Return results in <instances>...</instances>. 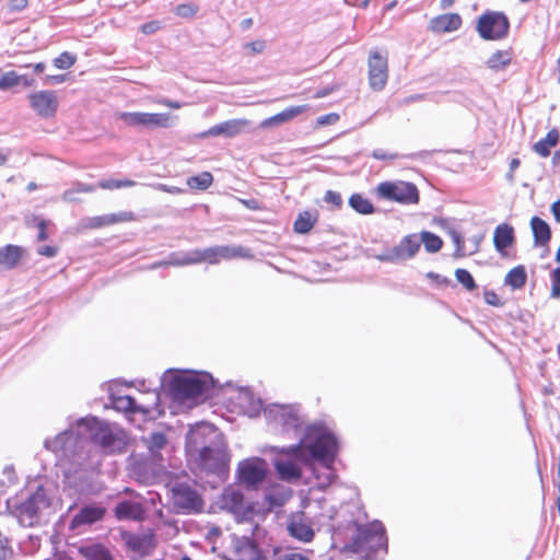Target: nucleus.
I'll use <instances>...</instances> for the list:
<instances>
[{
  "instance_id": "obj_35",
  "label": "nucleus",
  "mask_w": 560,
  "mask_h": 560,
  "mask_svg": "<svg viewBox=\"0 0 560 560\" xmlns=\"http://www.w3.org/2000/svg\"><path fill=\"white\" fill-rule=\"evenodd\" d=\"M73 440V432L71 430H65L57 434L52 440L46 439L44 446L48 451L66 452L70 446V442Z\"/></svg>"
},
{
  "instance_id": "obj_21",
  "label": "nucleus",
  "mask_w": 560,
  "mask_h": 560,
  "mask_svg": "<svg viewBox=\"0 0 560 560\" xmlns=\"http://www.w3.org/2000/svg\"><path fill=\"white\" fill-rule=\"evenodd\" d=\"M287 530L291 537L303 542H310L315 536L312 523L304 513L292 515L287 524Z\"/></svg>"
},
{
  "instance_id": "obj_20",
  "label": "nucleus",
  "mask_w": 560,
  "mask_h": 560,
  "mask_svg": "<svg viewBox=\"0 0 560 560\" xmlns=\"http://www.w3.org/2000/svg\"><path fill=\"white\" fill-rule=\"evenodd\" d=\"M249 124V120L241 118L225 120L200 132L198 137L201 139L209 137L234 138L244 132Z\"/></svg>"
},
{
  "instance_id": "obj_16",
  "label": "nucleus",
  "mask_w": 560,
  "mask_h": 560,
  "mask_svg": "<svg viewBox=\"0 0 560 560\" xmlns=\"http://www.w3.org/2000/svg\"><path fill=\"white\" fill-rule=\"evenodd\" d=\"M198 463V466L212 474L223 472L230 460L226 450L222 446L221 441L217 444L209 446L205 452H200L194 456Z\"/></svg>"
},
{
  "instance_id": "obj_9",
  "label": "nucleus",
  "mask_w": 560,
  "mask_h": 560,
  "mask_svg": "<svg viewBox=\"0 0 560 560\" xmlns=\"http://www.w3.org/2000/svg\"><path fill=\"white\" fill-rule=\"evenodd\" d=\"M476 31L485 40H500L510 32V20L502 11H485L477 21Z\"/></svg>"
},
{
  "instance_id": "obj_22",
  "label": "nucleus",
  "mask_w": 560,
  "mask_h": 560,
  "mask_svg": "<svg viewBox=\"0 0 560 560\" xmlns=\"http://www.w3.org/2000/svg\"><path fill=\"white\" fill-rule=\"evenodd\" d=\"M105 509L96 504H86L71 518L69 528L75 530L85 525H92L101 521L105 515Z\"/></svg>"
},
{
  "instance_id": "obj_39",
  "label": "nucleus",
  "mask_w": 560,
  "mask_h": 560,
  "mask_svg": "<svg viewBox=\"0 0 560 560\" xmlns=\"http://www.w3.org/2000/svg\"><path fill=\"white\" fill-rule=\"evenodd\" d=\"M349 206L359 214H372L375 212L373 203L362 194H352L349 198Z\"/></svg>"
},
{
  "instance_id": "obj_46",
  "label": "nucleus",
  "mask_w": 560,
  "mask_h": 560,
  "mask_svg": "<svg viewBox=\"0 0 560 560\" xmlns=\"http://www.w3.org/2000/svg\"><path fill=\"white\" fill-rule=\"evenodd\" d=\"M75 61L77 56L74 54L63 51L52 60V63L57 69L67 70L71 68L75 63Z\"/></svg>"
},
{
  "instance_id": "obj_55",
  "label": "nucleus",
  "mask_w": 560,
  "mask_h": 560,
  "mask_svg": "<svg viewBox=\"0 0 560 560\" xmlns=\"http://www.w3.org/2000/svg\"><path fill=\"white\" fill-rule=\"evenodd\" d=\"M339 120V115L336 113H329L317 118L318 126L334 125Z\"/></svg>"
},
{
  "instance_id": "obj_64",
  "label": "nucleus",
  "mask_w": 560,
  "mask_h": 560,
  "mask_svg": "<svg viewBox=\"0 0 560 560\" xmlns=\"http://www.w3.org/2000/svg\"><path fill=\"white\" fill-rule=\"evenodd\" d=\"M12 549L0 539V560H10L12 558Z\"/></svg>"
},
{
  "instance_id": "obj_47",
  "label": "nucleus",
  "mask_w": 560,
  "mask_h": 560,
  "mask_svg": "<svg viewBox=\"0 0 560 560\" xmlns=\"http://www.w3.org/2000/svg\"><path fill=\"white\" fill-rule=\"evenodd\" d=\"M136 185V182L131 179H103L98 183V186L103 189H119V188H126V187H132Z\"/></svg>"
},
{
  "instance_id": "obj_18",
  "label": "nucleus",
  "mask_w": 560,
  "mask_h": 560,
  "mask_svg": "<svg viewBox=\"0 0 560 560\" xmlns=\"http://www.w3.org/2000/svg\"><path fill=\"white\" fill-rule=\"evenodd\" d=\"M30 106L40 118H51L58 109V98L55 91L44 90L28 95Z\"/></svg>"
},
{
  "instance_id": "obj_8",
  "label": "nucleus",
  "mask_w": 560,
  "mask_h": 560,
  "mask_svg": "<svg viewBox=\"0 0 560 560\" xmlns=\"http://www.w3.org/2000/svg\"><path fill=\"white\" fill-rule=\"evenodd\" d=\"M51 501L43 486L27 497L26 500L15 505V512L23 526L33 527L38 523L43 510L50 508Z\"/></svg>"
},
{
  "instance_id": "obj_53",
  "label": "nucleus",
  "mask_w": 560,
  "mask_h": 560,
  "mask_svg": "<svg viewBox=\"0 0 560 560\" xmlns=\"http://www.w3.org/2000/svg\"><path fill=\"white\" fill-rule=\"evenodd\" d=\"M324 201L327 203H331L337 208L342 206L341 195L334 190H327L324 196Z\"/></svg>"
},
{
  "instance_id": "obj_12",
  "label": "nucleus",
  "mask_w": 560,
  "mask_h": 560,
  "mask_svg": "<svg viewBox=\"0 0 560 560\" xmlns=\"http://www.w3.org/2000/svg\"><path fill=\"white\" fill-rule=\"evenodd\" d=\"M269 472L267 462L261 457H250L238 463L236 479L247 490H257Z\"/></svg>"
},
{
  "instance_id": "obj_14",
  "label": "nucleus",
  "mask_w": 560,
  "mask_h": 560,
  "mask_svg": "<svg viewBox=\"0 0 560 560\" xmlns=\"http://www.w3.org/2000/svg\"><path fill=\"white\" fill-rule=\"evenodd\" d=\"M117 118L128 127L154 129L171 126L168 113L120 112Z\"/></svg>"
},
{
  "instance_id": "obj_31",
  "label": "nucleus",
  "mask_w": 560,
  "mask_h": 560,
  "mask_svg": "<svg viewBox=\"0 0 560 560\" xmlns=\"http://www.w3.org/2000/svg\"><path fill=\"white\" fill-rule=\"evenodd\" d=\"M143 442L150 453L154 463L162 462L163 457L161 451L167 444V438L163 432H152L149 436L143 438Z\"/></svg>"
},
{
  "instance_id": "obj_29",
  "label": "nucleus",
  "mask_w": 560,
  "mask_h": 560,
  "mask_svg": "<svg viewBox=\"0 0 560 560\" xmlns=\"http://www.w3.org/2000/svg\"><path fill=\"white\" fill-rule=\"evenodd\" d=\"M24 254V248L19 245L8 244L0 247V267L11 270L18 266Z\"/></svg>"
},
{
  "instance_id": "obj_52",
  "label": "nucleus",
  "mask_w": 560,
  "mask_h": 560,
  "mask_svg": "<svg viewBox=\"0 0 560 560\" xmlns=\"http://www.w3.org/2000/svg\"><path fill=\"white\" fill-rule=\"evenodd\" d=\"M162 28V22L153 20L141 25L140 30L145 35H152Z\"/></svg>"
},
{
  "instance_id": "obj_27",
  "label": "nucleus",
  "mask_w": 560,
  "mask_h": 560,
  "mask_svg": "<svg viewBox=\"0 0 560 560\" xmlns=\"http://www.w3.org/2000/svg\"><path fill=\"white\" fill-rule=\"evenodd\" d=\"M276 459L273 462L275 469L281 480L292 481L302 477V468L295 460L296 458Z\"/></svg>"
},
{
  "instance_id": "obj_37",
  "label": "nucleus",
  "mask_w": 560,
  "mask_h": 560,
  "mask_svg": "<svg viewBox=\"0 0 560 560\" xmlns=\"http://www.w3.org/2000/svg\"><path fill=\"white\" fill-rule=\"evenodd\" d=\"M318 212L303 211L299 213L296 220L293 223L294 232L298 234H307L317 222Z\"/></svg>"
},
{
  "instance_id": "obj_58",
  "label": "nucleus",
  "mask_w": 560,
  "mask_h": 560,
  "mask_svg": "<svg viewBox=\"0 0 560 560\" xmlns=\"http://www.w3.org/2000/svg\"><path fill=\"white\" fill-rule=\"evenodd\" d=\"M112 218H114L113 224L118 222H128L135 219V214L131 211H121L118 213H110Z\"/></svg>"
},
{
  "instance_id": "obj_19",
  "label": "nucleus",
  "mask_w": 560,
  "mask_h": 560,
  "mask_svg": "<svg viewBox=\"0 0 560 560\" xmlns=\"http://www.w3.org/2000/svg\"><path fill=\"white\" fill-rule=\"evenodd\" d=\"M369 83L372 90L382 91L388 79L387 58L374 50L369 56Z\"/></svg>"
},
{
  "instance_id": "obj_38",
  "label": "nucleus",
  "mask_w": 560,
  "mask_h": 560,
  "mask_svg": "<svg viewBox=\"0 0 560 560\" xmlns=\"http://www.w3.org/2000/svg\"><path fill=\"white\" fill-rule=\"evenodd\" d=\"M417 235L419 247L421 246V244H423L424 249L428 253H438L443 247V240L439 235L430 231H421Z\"/></svg>"
},
{
  "instance_id": "obj_23",
  "label": "nucleus",
  "mask_w": 560,
  "mask_h": 560,
  "mask_svg": "<svg viewBox=\"0 0 560 560\" xmlns=\"http://www.w3.org/2000/svg\"><path fill=\"white\" fill-rule=\"evenodd\" d=\"M115 517L118 521H142L145 511L141 503L133 500H122L114 508Z\"/></svg>"
},
{
  "instance_id": "obj_25",
  "label": "nucleus",
  "mask_w": 560,
  "mask_h": 560,
  "mask_svg": "<svg viewBox=\"0 0 560 560\" xmlns=\"http://www.w3.org/2000/svg\"><path fill=\"white\" fill-rule=\"evenodd\" d=\"M515 243L514 228L508 223L499 224L493 233V245L495 250L503 257L506 249Z\"/></svg>"
},
{
  "instance_id": "obj_59",
  "label": "nucleus",
  "mask_w": 560,
  "mask_h": 560,
  "mask_svg": "<svg viewBox=\"0 0 560 560\" xmlns=\"http://www.w3.org/2000/svg\"><path fill=\"white\" fill-rule=\"evenodd\" d=\"M28 4L27 0H10L8 8L11 12H22Z\"/></svg>"
},
{
  "instance_id": "obj_7",
  "label": "nucleus",
  "mask_w": 560,
  "mask_h": 560,
  "mask_svg": "<svg viewBox=\"0 0 560 560\" xmlns=\"http://www.w3.org/2000/svg\"><path fill=\"white\" fill-rule=\"evenodd\" d=\"M220 508L235 517L237 523L253 522L258 514V503L246 501L244 493L234 486H228L220 495Z\"/></svg>"
},
{
  "instance_id": "obj_17",
  "label": "nucleus",
  "mask_w": 560,
  "mask_h": 560,
  "mask_svg": "<svg viewBox=\"0 0 560 560\" xmlns=\"http://www.w3.org/2000/svg\"><path fill=\"white\" fill-rule=\"evenodd\" d=\"M172 497L174 505L186 513H198L202 510L201 495L186 482L175 485L172 489Z\"/></svg>"
},
{
  "instance_id": "obj_45",
  "label": "nucleus",
  "mask_w": 560,
  "mask_h": 560,
  "mask_svg": "<svg viewBox=\"0 0 560 560\" xmlns=\"http://www.w3.org/2000/svg\"><path fill=\"white\" fill-rule=\"evenodd\" d=\"M0 91H9L20 84L19 73L16 71H7L0 73Z\"/></svg>"
},
{
  "instance_id": "obj_44",
  "label": "nucleus",
  "mask_w": 560,
  "mask_h": 560,
  "mask_svg": "<svg viewBox=\"0 0 560 560\" xmlns=\"http://www.w3.org/2000/svg\"><path fill=\"white\" fill-rule=\"evenodd\" d=\"M456 280L467 290L474 291L478 288L472 275L464 268H457L455 270Z\"/></svg>"
},
{
  "instance_id": "obj_54",
  "label": "nucleus",
  "mask_w": 560,
  "mask_h": 560,
  "mask_svg": "<svg viewBox=\"0 0 560 560\" xmlns=\"http://www.w3.org/2000/svg\"><path fill=\"white\" fill-rule=\"evenodd\" d=\"M485 302L491 306L501 307L503 302L499 299L498 294L492 290H485L483 292Z\"/></svg>"
},
{
  "instance_id": "obj_63",
  "label": "nucleus",
  "mask_w": 560,
  "mask_h": 560,
  "mask_svg": "<svg viewBox=\"0 0 560 560\" xmlns=\"http://www.w3.org/2000/svg\"><path fill=\"white\" fill-rule=\"evenodd\" d=\"M265 47H266V43L264 40H255V42L247 43L245 45V48L250 49V51L253 54L262 52Z\"/></svg>"
},
{
  "instance_id": "obj_43",
  "label": "nucleus",
  "mask_w": 560,
  "mask_h": 560,
  "mask_svg": "<svg viewBox=\"0 0 560 560\" xmlns=\"http://www.w3.org/2000/svg\"><path fill=\"white\" fill-rule=\"evenodd\" d=\"M213 183V176L210 172H202L198 175L190 176L187 179V185L191 189L206 190Z\"/></svg>"
},
{
  "instance_id": "obj_1",
  "label": "nucleus",
  "mask_w": 560,
  "mask_h": 560,
  "mask_svg": "<svg viewBox=\"0 0 560 560\" xmlns=\"http://www.w3.org/2000/svg\"><path fill=\"white\" fill-rule=\"evenodd\" d=\"M339 451L338 438L324 423L308 424L299 442L279 450V453L294 456L302 464L318 463L328 470L323 485H331L337 475L332 469Z\"/></svg>"
},
{
  "instance_id": "obj_49",
  "label": "nucleus",
  "mask_w": 560,
  "mask_h": 560,
  "mask_svg": "<svg viewBox=\"0 0 560 560\" xmlns=\"http://www.w3.org/2000/svg\"><path fill=\"white\" fill-rule=\"evenodd\" d=\"M551 298L559 299L560 298V266L555 268L551 273Z\"/></svg>"
},
{
  "instance_id": "obj_40",
  "label": "nucleus",
  "mask_w": 560,
  "mask_h": 560,
  "mask_svg": "<svg viewBox=\"0 0 560 560\" xmlns=\"http://www.w3.org/2000/svg\"><path fill=\"white\" fill-rule=\"evenodd\" d=\"M67 486L75 490L80 494H89L92 492V485L85 472L75 474L67 477Z\"/></svg>"
},
{
  "instance_id": "obj_28",
  "label": "nucleus",
  "mask_w": 560,
  "mask_h": 560,
  "mask_svg": "<svg viewBox=\"0 0 560 560\" xmlns=\"http://www.w3.org/2000/svg\"><path fill=\"white\" fill-rule=\"evenodd\" d=\"M530 229L535 247H548L551 240L550 225L540 217L534 215L530 220Z\"/></svg>"
},
{
  "instance_id": "obj_62",
  "label": "nucleus",
  "mask_w": 560,
  "mask_h": 560,
  "mask_svg": "<svg viewBox=\"0 0 560 560\" xmlns=\"http://www.w3.org/2000/svg\"><path fill=\"white\" fill-rule=\"evenodd\" d=\"M47 225H48V222L44 219H40L37 223V228H38V235H37V240L39 242H44L48 238V233H47Z\"/></svg>"
},
{
  "instance_id": "obj_2",
  "label": "nucleus",
  "mask_w": 560,
  "mask_h": 560,
  "mask_svg": "<svg viewBox=\"0 0 560 560\" xmlns=\"http://www.w3.org/2000/svg\"><path fill=\"white\" fill-rule=\"evenodd\" d=\"M161 385L173 401H203L211 396L217 381L208 372L167 370L161 378Z\"/></svg>"
},
{
  "instance_id": "obj_5",
  "label": "nucleus",
  "mask_w": 560,
  "mask_h": 560,
  "mask_svg": "<svg viewBox=\"0 0 560 560\" xmlns=\"http://www.w3.org/2000/svg\"><path fill=\"white\" fill-rule=\"evenodd\" d=\"M244 250L241 246H214L205 249H196L189 253L173 254L167 261L155 262L151 268H158L161 266H186L191 264H198L201 261H209L210 264L218 262V258H235L241 257Z\"/></svg>"
},
{
  "instance_id": "obj_57",
  "label": "nucleus",
  "mask_w": 560,
  "mask_h": 560,
  "mask_svg": "<svg viewBox=\"0 0 560 560\" xmlns=\"http://www.w3.org/2000/svg\"><path fill=\"white\" fill-rule=\"evenodd\" d=\"M427 278L435 281L441 287H447L452 283V280L450 278L441 276L440 273H436L434 271H429L427 273Z\"/></svg>"
},
{
  "instance_id": "obj_33",
  "label": "nucleus",
  "mask_w": 560,
  "mask_h": 560,
  "mask_svg": "<svg viewBox=\"0 0 560 560\" xmlns=\"http://www.w3.org/2000/svg\"><path fill=\"white\" fill-rule=\"evenodd\" d=\"M112 406L117 411L136 413H149V409L138 405L137 400L131 396H112Z\"/></svg>"
},
{
  "instance_id": "obj_56",
  "label": "nucleus",
  "mask_w": 560,
  "mask_h": 560,
  "mask_svg": "<svg viewBox=\"0 0 560 560\" xmlns=\"http://www.w3.org/2000/svg\"><path fill=\"white\" fill-rule=\"evenodd\" d=\"M68 78V74H55V75H45L43 78L44 85H56L63 83Z\"/></svg>"
},
{
  "instance_id": "obj_6",
  "label": "nucleus",
  "mask_w": 560,
  "mask_h": 560,
  "mask_svg": "<svg viewBox=\"0 0 560 560\" xmlns=\"http://www.w3.org/2000/svg\"><path fill=\"white\" fill-rule=\"evenodd\" d=\"M78 425L86 430L90 439L100 445L104 453L116 454L125 451L126 442L114 433L106 422L101 421L98 418H81L78 421Z\"/></svg>"
},
{
  "instance_id": "obj_51",
  "label": "nucleus",
  "mask_w": 560,
  "mask_h": 560,
  "mask_svg": "<svg viewBox=\"0 0 560 560\" xmlns=\"http://www.w3.org/2000/svg\"><path fill=\"white\" fill-rule=\"evenodd\" d=\"M371 156L375 160L380 161H387V160H396L399 158H404L402 155H399L398 153H387L382 149H375L372 151Z\"/></svg>"
},
{
  "instance_id": "obj_13",
  "label": "nucleus",
  "mask_w": 560,
  "mask_h": 560,
  "mask_svg": "<svg viewBox=\"0 0 560 560\" xmlns=\"http://www.w3.org/2000/svg\"><path fill=\"white\" fill-rule=\"evenodd\" d=\"M418 252V235L409 234L404 236L397 245L385 248L375 258L381 262L398 265L412 259Z\"/></svg>"
},
{
  "instance_id": "obj_32",
  "label": "nucleus",
  "mask_w": 560,
  "mask_h": 560,
  "mask_svg": "<svg viewBox=\"0 0 560 560\" xmlns=\"http://www.w3.org/2000/svg\"><path fill=\"white\" fill-rule=\"evenodd\" d=\"M85 560H115L109 549L101 542H93L79 548Z\"/></svg>"
},
{
  "instance_id": "obj_10",
  "label": "nucleus",
  "mask_w": 560,
  "mask_h": 560,
  "mask_svg": "<svg viewBox=\"0 0 560 560\" xmlns=\"http://www.w3.org/2000/svg\"><path fill=\"white\" fill-rule=\"evenodd\" d=\"M220 441V434L213 424L199 422L189 428L185 439V450L187 455L194 457Z\"/></svg>"
},
{
  "instance_id": "obj_34",
  "label": "nucleus",
  "mask_w": 560,
  "mask_h": 560,
  "mask_svg": "<svg viewBox=\"0 0 560 560\" xmlns=\"http://www.w3.org/2000/svg\"><path fill=\"white\" fill-rule=\"evenodd\" d=\"M559 139V131L557 129H551L545 138L534 144L533 150L540 156L547 158L550 155L551 149L558 144Z\"/></svg>"
},
{
  "instance_id": "obj_41",
  "label": "nucleus",
  "mask_w": 560,
  "mask_h": 560,
  "mask_svg": "<svg viewBox=\"0 0 560 560\" xmlns=\"http://www.w3.org/2000/svg\"><path fill=\"white\" fill-rule=\"evenodd\" d=\"M441 226L443 229L447 230V233L451 236V238L455 245V252L453 254V257L454 258L465 257L466 252H465V241H464L463 235L454 228H451L448 222L444 219L441 220Z\"/></svg>"
},
{
  "instance_id": "obj_50",
  "label": "nucleus",
  "mask_w": 560,
  "mask_h": 560,
  "mask_svg": "<svg viewBox=\"0 0 560 560\" xmlns=\"http://www.w3.org/2000/svg\"><path fill=\"white\" fill-rule=\"evenodd\" d=\"M175 13L180 18H191L197 13V8L192 4H178Z\"/></svg>"
},
{
  "instance_id": "obj_11",
  "label": "nucleus",
  "mask_w": 560,
  "mask_h": 560,
  "mask_svg": "<svg viewBox=\"0 0 560 560\" xmlns=\"http://www.w3.org/2000/svg\"><path fill=\"white\" fill-rule=\"evenodd\" d=\"M378 198L401 205H417L420 200L418 187L410 182H383L377 185Z\"/></svg>"
},
{
  "instance_id": "obj_24",
  "label": "nucleus",
  "mask_w": 560,
  "mask_h": 560,
  "mask_svg": "<svg viewBox=\"0 0 560 560\" xmlns=\"http://www.w3.org/2000/svg\"><path fill=\"white\" fill-rule=\"evenodd\" d=\"M121 538L129 550L139 552L142 556L148 555L150 549L154 547L153 534L137 535L130 532H124Z\"/></svg>"
},
{
  "instance_id": "obj_61",
  "label": "nucleus",
  "mask_w": 560,
  "mask_h": 560,
  "mask_svg": "<svg viewBox=\"0 0 560 560\" xmlns=\"http://www.w3.org/2000/svg\"><path fill=\"white\" fill-rule=\"evenodd\" d=\"M277 560H310V558L303 553L289 551V552L278 556Z\"/></svg>"
},
{
  "instance_id": "obj_36",
  "label": "nucleus",
  "mask_w": 560,
  "mask_h": 560,
  "mask_svg": "<svg viewBox=\"0 0 560 560\" xmlns=\"http://www.w3.org/2000/svg\"><path fill=\"white\" fill-rule=\"evenodd\" d=\"M527 282V272L524 265L512 268L504 278V284L511 287L512 290H520Z\"/></svg>"
},
{
  "instance_id": "obj_30",
  "label": "nucleus",
  "mask_w": 560,
  "mask_h": 560,
  "mask_svg": "<svg viewBox=\"0 0 560 560\" xmlns=\"http://www.w3.org/2000/svg\"><path fill=\"white\" fill-rule=\"evenodd\" d=\"M306 109H307V105L290 106V107L283 109L282 112L262 120L260 126L262 128H269V127L284 124V122L295 118L296 116L303 114Z\"/></svg>"
},
{
  "instance_id": "obj_48",
  "label": "nucleus",
  "mask_w": 560,
  "mask_h": 560,
  "mask_svg": "<svg viewBox=\"0 0 560 560\" xmlns=\"http://www.w3.org/2000/svg\"><path fill=\"white\" fill-rule=\"evenodd\" d=\"M114 218L112 214L97 215L89 219L86 224L90 229H101L107 225H113Z\"/></svg>"
},
{
  "instance_id": "obj_3",
  "label": "nucleus",
  "mask_w": 560,
  "mask_h": 560,
  "mask_svg": "<svg viewBox=\"0 0 560 560\" xmlns=\"http://www.w3.org/2000/svg\"><path fill=\"white\" fill-rule=\"evenodd\" d=\"M243 399L247 404L246 412L249 417H257L264 411L268 424L282 435L298 438L304 424L300 415L299 405L271 404L264 407L261 398L255 397L249 390H245Z\"/></svg>"
},
{
  "instance_id": "obj_15",
  "label": "nucleus",
  "mask_w": 560,
  "mask_h": 560,
  "mask_svg": "<svg viewBox=\"0 0 560 560\" xmlns=\"http://www.w3.org/2000/svg\"><path fill=\"white\" fill-rule=\"evenodd\" d=\"M231 545L226 560H265L266 557L255 539L247 536H230Z\"/></svg>"
},
{
  "instance_id": "obj_4",
  "label": "nucleus",
  "mask_w": 560,
  "mask_h": 560,
  "mask_svg": "<svg viewBox=\"0 0 560 560\" xmlns=\"http://www.w3.org/2000/svg\"><path fill=\"white\" fill-rule=\"evenodd\" d=\"M355 533L346 548L354 553L365 550H383L386 555L388 551V538L386 529L381 521H373L366 525H361L357 521L353 522Z\"/></svg>"
},
{
  "instance_id": "obj_42",
  "label": "nucleus",
  "mask_w": 560,
  "mask_h": 560,
  "mask_svg": "<svg viewBox=\"0 0 560 560\" xmlns=\"http://www.w3.org/2000/svg\"><path fill=\"white\" fill-rule=\"evenodd\" d=\"M511 52L509 50H497L487 60L488 68L499 71L511 63Z\"/></svg>"
},
{
  "instance_id": "obj_60",
  "label": "nucleus",
  "mask_w": 560,
  "mask_h": 560,
  "mask_svg": "<svg viewBox=\"0 0 560 560\" xmlns=\"http://www.w3.org/2000/svg\"><path fill=\"white\" fill-rule=\"evenodd\" d=\"M155 188L158 190H161V191H164V192H168V194H172V195H179V194L185 192V190L179 188V187L171 186V185H166V184H161V183L156 184Z\"/></svg>"
},
{
  "instance_id": "obj_26",
  "label": "nucleus",
  "mask_w": 560,
  "mask_h": 560,
  "mask_svg": "<svg viewBox=\"0 0 560 560\" xmlns=\"http://www.w3.org/2000/svg\"><path fill=\"white\" fill-rule=\"evenodd\" d=\"M462 16L458 13H444L430 21V30L434 33H451L460 28Z\"/></svg>"
}]
</instances>
